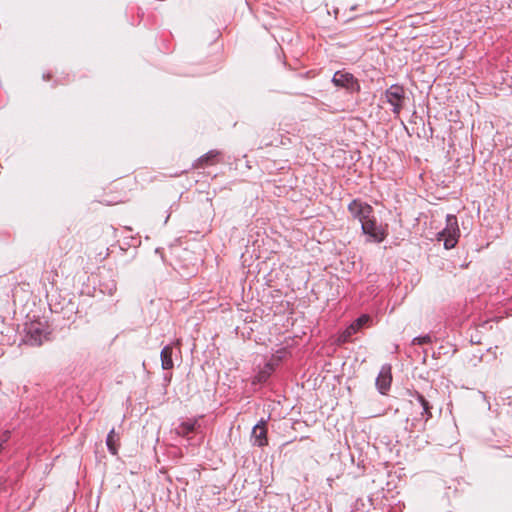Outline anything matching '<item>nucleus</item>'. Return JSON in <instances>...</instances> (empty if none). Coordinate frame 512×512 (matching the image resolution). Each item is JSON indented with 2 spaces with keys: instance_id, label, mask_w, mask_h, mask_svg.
Returning a JSON list of instances; mask_svg holds the SVG:
<instances>
[{
  "instance_id": "10",
  "label": "nucleus",
  "mask_w": 512,
  "mask_h": 512,
  "mask_svg": "<svg viewBox=\"0 0 512 512\" xmlns=\"http://www.w3.org/2000/svg\"><path fill=\"white\" fill-rule=\"evenodd\" d=\"M173 347L171 345H166L160 353L161 358V366L164 370L172 369L174 366L173 362Z\"/></svg>"
},
{
  "instance_id": "5",
  "label": "nucleus",
  "mask_w": 512,
  "mask_h": 512,
  "mask_svg": "<svg viewBox=\"0 0 512 512\" xmlns=\"http://www.w3.org/2000/svg\"><path fill=\"white\" fill-rule=\"evenodd\" d=\"M348 210L361 224L373 214L372 206L357 199L350 202Z\"/></svg>"
},
{
  "instance_id": "2",
  "label": "nucleus",
  "mask_w": 512,
  "mask_h": 512,
  "mask_svg": "<svg viewBox=\"0 0 512 512\" xmlns=\"http://www.w3.org/2000/svg\"><path fill=\"white\" fill-rule=\"evenodd\" d=\"M361 229L370 241L376 243L383 242L388 235L387 225L378 224L373 214L362 222Z\"/></svg>"
},
{
  "instance_id": "7",
  "label": "nucleus",
  "mask_w": 512,
  "mask_h": 512,
  "mask_svg": "<svg viewBox=\"0 0 512 512\" xmlns=\"http://www.w3.org/2000/svg\"><path fill=\"white\" fill-rule=\"evenodd\" d=\"M47 338L40 323H32L27 328L26 342L32 346H39Z\"/></svg>"
},
{
  "instance_id": "9",
  "label": "nucleus",
  "mask_w": 512,
  "mask_h": 512,
  "mask_svg": "<svg viewBox=\"0 0 512 512\" xmlns=\"http://www.w3.org/2000/svg\"><path fill=\"white\" fill-rule=\"evenodd\" d=\"M252 437L255 439V444H257L260 447L266 446L268 444L267 428L265 421H260V423H258L253 428Z\"/></svg>"
},
{
  "instance_id": "16",
  "label": "nucleus",
  "mask_w": 512,
  "mask_h": 512,
  "mask_svg": "<svg viewBox=\"0 0 512 512\" xmlns=\"http://www.w3.org/2000/svg\"><path fill=\"white\" fill-rule=\"evenodd\" d=\"M390 389V386H379V392L386 395Z\"/></svg>"
},
{
  "instance_id": "1",
  "label": "nucleus",
  "mask_w": 512,
  "mask_h": 512,
  "mask_svg": "<svg viewBox=\"0 0 512 512\" xmlns=\"http://www.w3.org/2000/svg\"><path fill=\"white\" fill-rule=\"evenodd\" d=\"M460 236L457 218L454 215H447L446 227L438 233V239L444 241L446 249L455 247Z\"/></svg>"
},
{
  "instance_id": "8",
  "label": "nucleus",
  "mask_w": 512,
  "mask_h": 512,
  "mask_svg": "<svg viewBox=\"0 0 512 512\" xmlns=\"http://www.w3.org/2000/svg\"><path fill=\"white\" fill-rule=\"evenodd\" d=\"M286 352L284 350L278 351L277 355H273L269 362L265 364L263 369H261L258 374L256 375V381L258 383L265 382L268 377L271 375V373L274 371L275 366L278 365V363L283 358L284 354Z\"/></svg>"
},
{
  "instance_id": "17",
  "label": "nucleus",
  "mask_w": 512,
  "mask_h": 512,
  "mask_svg": "<svg viewBox=\"0 0 512 512\" xmlns=\"http://www.w3.org/2000/svg\"><path fill=\"white\" fill-rule=\"evenodd\" d=\"M429 340L428 336L422 338H415L414 341H418L419 344L426 343Z\"/></svg>"
},
{
  "instance_id": "14",
  "label": "nucleus",
  "mask_w": 512,
  "mask_h": 512,
  "mask_svg": "<svg viewBox=\"0 0 512 512\" xmlns=\"http://www.w3.org/2000/svg\"><path fill=\"white\" fill-rule=\"evenodd\" d=\"M218 155L217 151L211 150L199 159V162L209 164Z\"/></svg>"
},
{
  "instance_id": "13",
  "label": "nucleus",
  "mask_w": 512,
  "mask_h": 512,
  "mask_svg": "<svg viewBox=\"0 0 512 512\" xmlns=\"http://www.w3.org/2000/svg\"><path fill=\"white\" fill-rule=\"evenodd\" d=\"M196 424H197L196 420H189V421L183 422L177 428V433L180 435H183V436L187 435L190 432L195 430Z\"/></svg>"
},
{
  "instance_id": "12",
  "label": "nucleus",
  "mask_w": 512,
  "mask_h": 512,
  "mask_svg": "<svg viewBox=\"0 0 512 512\" xmlns=\"http://www.w3.org/2000/svg\"><path fill=\"white\" fill-rule=\"evenodd\" d=\"M392 372L390 365H383L376 379V384H391Z\"/></svg>"
},
{
  "instance_id": "3",
  "label": "nucleus",
  "mask_w": 512,
  "mask_h": 512,
  "mask_svg": "<svg viewBox=\"0 0 512 512\" xmlns=\"http://www.w3.org/2000/svg\"><path fill=\"white\" fill-rule=\"evenodd\" d=\"M385 99L392 106V112L398 116L406 101L404 88L399 85L390 86L385 92Z\"/></svg>"
},
{
  "instance_id": "11",
  "label": "nucleus",
  "mask_w": 512,
  "mask_h": 512,
  "mask_svg": "<svg viewBox=\"0 0 512 512\" xmlns=\"http://www.w3.org/2000/svg\"><path fill=\"white\" fill-rule=\"evenodd\" d=\"M119 441H120V438L116 434L115 429L114 428L111 429L107 436V439H106V444H107L108 450L110 451L111 454L117 455L118 448L120 445Z\"/></svg>"
},
{
  "instance_id": "6",
  "label": "nucleus",
  "mask_w": 512,
  "mask_h": 512,
  "mask_svg": "<svg viewBox=\"0 0 512 512\" xmlns=\"http://www.w3.org/2000/svg\"><path fill=\"white\" fill-rule=\"evenodd\" d=\"M332 82L336 86L345 88L351 92L358 91L360 89L358 81L351 73L348 72L337 71L332 78Z\"/></svg>"
},
{
  "instance_id": "15",
  "label": "nucleus",
  "mask_w": 512,
  "mask_h": 512,
  "mask_svg": "<svg viewBox=\"0 0 512 512\" xmlns=\"http://www.w3.org/2000/svg\"><path fill=\"white\" fill-rule=\"evenodd\" d=\"M419 399H420V401H421V403H422V405L424 407L425 412L428 413L429 412V408H430L429 405H428V402L424 399L423 396H420Z\"/></svg>"
},
{
  "instance_id": "4",
  "label": "nucleus",
  "mask_w": 512,
  "mask_h": 512,
  "mask_svg": "<svg viewBox=\"0 0 512 512\" xmlns=\"http://www.w3.org/2000/svg\"><path fill=\"white\" fill-rule=\"evenodd\" d=\"M371 322V317L367 314L361 315L353 321L345 330H343L337 337V344H344L351 340V337L359 332L364 326Z\"/></svg>"
}]
</instances>
